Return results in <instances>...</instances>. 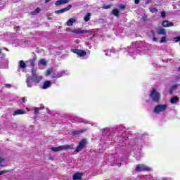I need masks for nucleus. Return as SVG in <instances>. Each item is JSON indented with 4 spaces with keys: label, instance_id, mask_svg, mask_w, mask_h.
I'll return each mask as SVG.
<instances>
[{
    "label": "nucleus",
    "instance_id": "nucleus-1",
    "mask_svg": "<svg viewBox=\"0 0 180 180\" xmlns=\"http://www.w3.org/2000/svg\"><path fill=\"white\" fill-rule=\"evenodd\" d=\"M46 77L51 75L52 78H61V77H64L65 75V72H60L58 73L54 72V70L53 68H49L46 70Z\"/></svg>",
    "mask_w": 180,
    "mask_h": 180
},
{
    "label": "nucleus",
    "instance_id": "nucleus-2",
    "mask_svg": "<svg viewBox=\"0 0 180 180\" xmlns=\"http://www.w3.org/2000/svg\"><path fill=\"white\" fill-rule=\"evenodd\" d=\"M74 145H63L58 147L51 148V150L53 151V153H58L60 151H64V150H73Z\"/></svg>",
    "mask_w": 180,
    "mask_h": 180
},
{
    "label": "nucleus",
    "instance_id": "nucleus-3",
    "mask_svg": "<svg viewBox=\"0 0 180 180\" xmlns=\"http://www.w3.org/2000/svg\"><path fill=\"white\" fill-rule=\"evenodd\" d=\"M168 108V105L165 104H159L155 106L153 112L156 115H160V113H162V112H165L167 109Z\"/></svg>",
    "mask_w": 180,
    "mask_h": 180
},
{
    "label": "nucleus",
    "instance_id": "nucleus-4",
    "mask_svg": "<svg viewBox=\"0 0 180 180\" xmlns=\"http://www.w3.org/2000/svg\"><path fill=\"white\" fill-rule=\"evenodd\" d=\"M32 79L33 82H34V85H36V84L40 83L41 79H43V77H41L40 75H37V73H36V69L32 68Z\"/></svg>",
    "mask_w": 180,
    "mask_h": 180
},
{
    "label": "nucleus",
    "instance_id": "nucleus-5",
    "mask_svg": "<svg viewBox=\"0 0 180 180\" xmlns=\"http://www.w3.org/2000/svg\"><path fill=\"white\" fill-rule=\"evenodd\" d=\"M150 97L153 102H158L160 101V94L155 89H153L150 92Z\"/></svg>",
    "mask_w": 180,
    "mask_h": 180
},
{
    "label": "nucleus",
    "instance_id": "nucleus-6",
    "mask_svg": "<svg viewBox=\"0 0 180 180\" xmlns=\"http://www.w3.org/2000/svg\"><path fill=\"white\" fill-rule=\"evenodd\" d=\"M95 30H82V29H76L72 30V33H75V34H85V33H94Z\"/></svg>",
    "mask_w": 180,
    "mask_h": 180
},
{
    "label": "nucleus",
    "instance_id": "nucleus-7",
    "mask_svg": "<svg viewBox=\"0 0 180 180\" xmlns=\"http://www.w3.org/2000/svg\"><path fill=\"white\" fill-rule=\"evenodd\" d=\"M85 146H86V139H82L79 141V145L76 148V153H79Z\"/></svg>",
    "mask_w": 180,
    "mask_h": 180
},
{
    "label": "nucleus",
    "instance_id": "nucleus-8",
    "mask_svg": "<svg viewBox=\"0 0 180 180\" xmlns=\"http://www.w3.org/2000/svg\"><path fill=\"white\" fill-rule=\"evenodd\" d=\"M71 51H72V53H75V54L79 56V57H85L86 56V52L84 50L71 49Z\"/></svg>",
    "mask_w": 180,
    "mask_h": 180
},
{
    "label": "nucleus",
    "instance_id": "nucleus-9",
    "mask_svg": "<svg viewBox=\"0 0 180 180\" xmlns=\"http://www.w3.org/2000/svg\"><path fill=\"white\" fill-rule=\"evenodd\" d=\"M136 171H138L139 172H141V171H150V167L145 165H138L136 167Z\"/></svg>",
    "mask_w": 180,
    "mask_h": 180
},
{
    "label": "nucleus",
    "instance_id": "nucleus-10",
    "mask_svg": "<svg viewBox=\"0 0 180 180\" xmlns=\"http://www.w3.org/2000/svg\"><path fill=\"white\" fill-rule=\"evenodd\" d=\"M84 173L82 172H77L73 174V180H81L82 179V176Z\"/></svg>",
    "mask_w": 180,
    "mask_h": 180
},
{
    "label": "nucleus",
    "instance_id": "nucleus-11",
    "mask_svg": "<svg viewBox=\"0 0 180 180\" xmlns=\"http://www.w3.org/2000/svg\"><path fill=\"white\" fill-rule=\"evenodd\" d=\"M26 84L27 88H32L34 84L33 83V81H32V79H30V77L27 75V79H26Z\"/></svg>",
    "mask_w": 180,
    "mask_h": 180
},
{
    "label": "nucleus",
    "instance_id": "nucleus-12",
    "mask_svg": "<svg viewBox=\"0 0 180 180\" xmlns=\"http://www.w3.org/2000/svg\"><path fill=\"white\" fill-rule=\"evenodd\" d=\"M70 0H58L56 1L55 5L56 6H60V5H65V4H68Z\"/></svg>",
    "mask_w": 180,
    "mask_h": 180
},
{
    "label": "nucleus",
    "instance_id": "nucleus-13",
    "mask_svg": "<svg viewBox=\"0 0 180 180\" xmlns=\"http://www.w3.org/2000/svg\"><path fill=\"white\" fill-rule=\"evenodd\" d=\"M51 87V82L49 80L45 81L42 86V89H47Z\"/></svg>",
    "mask_w": 180,
    "mask_h": 180
},
{
    "label": "nucleus",
    "instance_id": "nucleus-14",
    "mask_svg": "<svg viewBox=\"0 0 180 180\" xmlns=\"http://www.w3.org/2000/svg\"><path fill=\"white\" fill-rule=\"evenodd\" d=\"M162 25L163 27H170L171 26H174V23L168 20L163 21Z\"/></svg>",
    "mask_w": 180,
    "mask_h": 180
},
{
    "label": "nucleus",
    "instance_id": "nucleus-15",
    "mask_svg": "<svg viewBox=\"0 0 180 180\" xmlns=\"http://www.w3.org/2000/svg\"><path fill=\"white\" fill-rule=\"evenodd\" d=\"M77 22V18H70L66 22L67 26H72Z\"/></svg>",
    "mask_w": 180,
    "mask_h": 180
},
{
    "label": "nucleus",
    "instance_id": "nucleus-16",
    "mask_svg": "<svg viewBox=\"0 0 180 180\" xmlns=\"http://www.w3.org/2000/svg\"><path fill=\"white\" fill-rule=\"evenodd\" d=\"M85 131L84 129L75 130L72 132V136H78L79 134H82Z\"/></svg>",
    "mask_w": 180,
    "mask_h": 180
},
{
    "label": "nucleus",
    "instance_id": "nucleus-17",
    "mask_svg": "<svg viewBox=\"0 0 180 180\" xmlns=\"http://www.w3.org/2000/svg\"><path fill=\"white\" fill-rule=\"evenodd\" d=\"M25 111L23 110H17L13 112V116H18V115H25Z\"/></svg>",
    "mask_w": 180,
    "mask_h": 180
},
{
    "label": "nucleus",
    "instance_id": "nucleus-18",
    "mask_svg": "<svg viewBox=\"0 0 180 180\" xmlns=\"http://www.w3.org/2000/svg\"><path fill=\"white\" fill-rule=\"evenodd\" d=\"M18 67H19V68H21L22 70H25V68H26L27 65H26V63H25V61L20 60Z\"/></svg>",
    "mask_w": 180,
    "mask_h": 180
},
{
    "label": "nucleus",
    "instance_id": "nucleus-19",
    "mask_svg": "<svg viewBox=\"0 0 180 180\" xmlns=\"http://www.w3.org/2000/svg\"><path fill=\"white\" fill-rule=\"evenodd\" d=\"M177 102H179V98H178L177 96H174L170 99V103L173 105L176 103Z\"/></svg>",
    "mask_w": 180,
    "mask_h": 180
},
{
    "label": "nucleus",
    "instance_id": "nucleus-20",
    "mask_svg": "<svg viewBox=\"0 0 180 180\" xmlns=\"http://www.w3.org/2000/svg\"><path fill=\"white\" fill-rule=\"evenodd\" d=\"M91 16H92V14L91 13H88L84 17V22H89L91 20Z\"/></svg>",
    "mask_w": 180,
    "mask_h": 180
},
{
    "label": "nucleus",
    "instance_id": "nucleus-21",
    "mask_svg": "<svg viewBox=\"0 0 180 180\" xmlns=\"http://www.w3.org/2000/svg\"><path fill=\"white\" fill-rule=\"evenodd\" d=\"M111 13L114 15V16H119L120 11L117 8H115L112 11Z\"/></svg>",
    "mask_w": 180,
    "mask_h": 180
},
{
    "label": "nucleus",
    "instance_id": "nucleus-22",
    "mask_svg": "<svg viewBox=\"0 0 180 180\" xmlns=\"http://www.w3.org/2000/svg\"><path fill=\"white\" fill-rule=\"evenodd\" d=\"M36 61V59L35 58H33V59H30L27 61V63H29L31 67H34V63Z\"/></svg>",
    "mask_w": 180,
    "mask_h": 180
},
{
    "label": "nucleus",
    "instance_id": "nucleus-23",
    "mask_svg": "<svg viewBox=\"0 0 180 180\" xmlns=\"http://www.w3.org/2000/svg\"><path fill=\"white\" fill-rule=\"evenodd\" d=\"M47 64V62L46 61L45 59H41L39 61V65H46Z\"/></svg>",
    "mask_w": 180,
    "mask_h": 180
},
{
    "label": "nucleus",
    "instance_id": "nucleus-24",
    "mask_svg": "<svg viewBox=\"0 0 180 180\" xmlns=\"http://www.w3.org/2000/svg\"><path fill=\"white\" fill-rule=\"evenodd\" d=\"M40 13V8H37L35 11L31 12V15H37V13Z\"/></svg>",
    "mask_w": 180,
    "mask_h": 180
},
{
    "label": "nucleus",
    "instance_id": "nucleus-25",
    "mask_svg": "<svg viewBox=\"0 0 180 180\" xmlns=\"http://www.w3.org/2000/svg\"><path fill=\"white\" fill-rule=\"evenodd\" d=\"M64 12H66L65 8H63V9H60V10L56 11L55 13H56L57 15H60V13H64Z\"/></svg>",
    "mask_w": 180,
    "mask_h": 180
},
{
    "label": "nucleus",
    "instance_id": "nucleus-26",
    "mask_svg": "<svg viewBox=\"0 0 180 180\" xmlns=\"http://www.w3.org/2000/svg\"><path fill=\"white\" fill-rule=\"evenodd\" d=\"M158 34H166L167 32H165V30L160 29L158 31Z\"/></svg>",
    "mask_w": 180,
    "mask_h": 180
},
{
    "label": "nucleus",
    "instance_id": "nucleus-27",
    "mask_svg": "<svg viewBox=\"0 0 180 180\" xmlns=\"http://www.w3.org/2000/svg\"><path fill=\"white\" fill-rule=\"evenodd\" d=\"M176 89V85H174L170 88L169 94H174V91Z\"/></svg>",
    "mask_w": 180,
    "mask_h": 180
},
{
    "label": "nucleus",
    "instance_id": "nucleus-28",
    "mask_svg": "<svg viewBox=\"0 0 180 180\" xmlns=\"http://www.w3.org/2000/svg\"><path fill=\"white\" fill-rule=\"evenodd\" d=\"M149 10H150V12H151L152 13H156V12L158 11V10H157V8H154V7L150 8Z\"/></svg>",
    "mask_w": 180,
    "mask_h": 180
},
{
    "label": "nucleus",
    "instance_id": "nucleus-29",
    "mask_svg": "<svg viewBox=\"0 0 180 180\" xmlns=\"http://www.w3.org/2000/svg\"><path fill=\"white\" fill-rule=\"evenodd\" d=\"M110 8H112V5H106V4L103 5V9H110Z\"/></svg>",
    "mask_w": 180,
    "mask_h": 180
},
{
    "label": "nucleus",
    "instance_id": "nucleus-30",
    "mask_svg": "<svg viewBox=\"0 0 180 180\" xmlns=\"http://www.w3.org/2000/svg\"><path fill=\"white\" fill-rule=\"evenodd\" d=\"M34 113H35V117H34V119H36L37 115L39 114V108H34Z\"/></svg>",
    "mask_w": 180,
    "mask_h": 180
},
{
    "label": "nucleus",
    "instance_id": "nucleus-31",
    "mask_svg": "<svg viewBox=\"0 0 180 180\" xmlns=\"http://www.w3.org/2000/svg\"><path fill=\"white\" fill-rule=\"evenodd\" d=\"M5 162V159H4L3 158L0 157V167H4V162Z\"/></svg>",
    "mask_w": 180,
    "mask_h": 180
},
{
    "label": "nucleus",
    "instance_id": "nucleus-32",
    "mask_svg": "<svg viewBox=\"0 0 180 180\" xmlns=\"http://www.w3.org/2000/svg\"><path fill=\"white\" fill-rule=\"evenodd\" d=\"M173 40L175 43H178V41H180V37H174Z\"/></svg>",
    "mask_w": 180,
    "mask_h": 180
},
{
    "label": "nucleus",
    "instance_id": "nucleus-33",
    "mask_svg": "<svg viewBox=\"0 0 180 180\" xmlns=\"http://www.w3.org/2000/svg\"><path fill=\"white\" fill-rule=\"evenodd\" d=\"M71 8H72V5H69V6H68V7L65 8V11L66 12H68V11H70L71 9Z\"/></svg>",
    "mask_w": 180,
    "mask_h": 180
},
{
    "label": "nucleus",
    "instance_id": "nucleus-34",
    "mask_svg": "<svg viewBox=\"0 0 180 180\" xmlns=\"http://www.w3.org/2000/svg\"><path fill=\"white\" fill-rule=\"evenodd\" d=\"M165 41H167V38H165V37H162L160 43H165Z\"/></svg>",
    "mask_w": 180,
    "mask_h": 180
},
{
    "label": "nucleus",
    "instance_id": "nucleus-35",
    "mask_svg": "<svg viewBox=\"0 0 180 180\" xmlns=\"http://www.w3.org/2000/svg\"><path fill=\"white\" fill-rule=\"evenodd\" d=\"M6 172H9V171H6V170L0 171V175H4V174H6Z\"/></svg>",
    "mask_w": 180,
    "mask_h": 180
},
{
    "label": "nucleus",
    "instance_id": "nucleus-36",
    "mask_svg": "<svg viewBox=\"0 0 180 180\" xmlns=\"http://www.w3.org/2000/svg\"><path fill=\"white\" fill-rule=\"evenodd\" d=\"M150 33H151L152 36H153V37H155V32H154V30H151Z\"/></svg>",
    "mask_w": 180,
    "mask_h": 180
},
{
    "label": "nucleus",
    "instance_id": "nucleus-37",
    "mask_svg": "<svg viewBox=\"0 0 180 180\" xmlns=\"http://www.w3.org/2000/svg\"><path fill=\"white\" fill-rule=\"evenodd\" d=\"M161 16H162V18H165V11H162V12L161 13Z\"/></svg>",
    "mask_w": 180,
    "mask_h": 180
},
{
    "label": "nucleus",
    "instance_id": "nucleus-38",
    "mask_svg": "<svg viewBox=\"0 0 180 180\" xmlns=\"http://www.w3.org/2000/svg\"><path fill=\"white\" fill-rule=\"evenodd\" d=\"M148 4H151V0H146V5H148Z\"/></svg>",
    "mask_w": 180,
    "mask_h": 180
},
{
    "label": "nucleus",
    "instance_id": "nucleus-39",
    "mask_svg": "<svg viewBox=\"0 0 180 180\" xmlns=\"http://www.w3.org/2000/svg\"><path fill=\"white\" fill-rule=\"evenodd\" d=\"M6 88H12V85L7 84H6Z\"/></svg>",
    "mask_w": 180,
    "mask_h": 180
},
{
    "label": "nucleus",
    "instance_id": "nucleus-40",
    "mask_svg": "<svg viewBox=\"0 0 180 180\" xmlns=\"http://www.w3.org/2000/svg\"><path fill=\"white\" fill-rule=\"evenodd\" d=\"M140 0H135L134 1V4H136V5H138V4H139Z\"/></svg>",
    "mask_w": 180,
    "mask_h": 180
},
{
    "label": "nucleus",
    "instance_id": "nucleus-41",
    "mask_svg": "<svg viewBox=\"0 0 180 180\" xmlns=\"http://www.w3.org/2000/svg\"><path fill=\"white\" fill-rule=\"evenodd\" d=\"M38 110H42V109H44V106H41L39 108H37Z\"/></svg>",
    "mask_w": 180,
    "mask_h": 180
},
{
    "label": "nucleus",
    "instance_id": "nucleus-42",
    "mask_svg": "<svg viewBox=\"0 0 180 180\" xmlns=\"http://www.w3.org/2000/svg\"><path fill=\"white\" fill-rule=\"evenodd\" d=\"M120 8H121L122 9H124V8H126V6H124V5H121V6H120Z\"/></svg>",
    "mask_w": 180,
    "mask_h": 180
},
{
    "label": "nucleus",
    "instance_id": "nucleus-43",
    "mask_svg": "<svg viewBox=\"0 0 180 180\" xmlns=\"http://www.w3.org/2000/svg\"><path fill=\"white\" fill-rule=\"evenodd\" d=\"M134 51V49H129V50L128 51V53H133Z\"/></svg>",
    "mask_w": 180,
    "mask_h": 180
},
{
    "label": "nucleus",
    "instance_id": "nucleus-44",
    "mask_svg": "<svg viewBox=\"0 0 180 180\" xmlns=\"http://www.w3.org/2000/svg\"><path fill=\"white\" fill-rule=\"evenodd\" d=\"M153 41H157V37H153Z\"/></svg>",
    "mask_w": 180,
    "mask_h": 180
},
{
    "label": "nucleus",
    "instance_id": "nucleus-45",
    "mask_svg": "<svg viewBox=\"0 0 180 180\" xmlns=\"http://www.w3.org/2000/svg\"><path fill=\"white\" fill-rule=\"evenodd\" d=\"M124 140H125L124 138L123 139H122V138H120V139H119V141H124Z\"/></svg>",
    "mask_w": 180,
    "mask_h": 180
},
{
    "label": "nucleus",
    "instance_id": "nucleus-46",
    "mask_svg": "<svg viewBox=\"0 0 180 180\" xmlns=\"http://www.w3.org/2000/svg\"><path fill=\"white\" fill-rule=\"evenodd\" d=\"M51 0H45V4H49Z\"/></svg>",
    "mask_w": 180,
    "mask_h": 180
},
{
    "label": "nucleus",
    "instance_id": "nucleus-47",
    "mask_svg": "<svg viewBox=\"0 0 180 180\" xmlns=\"http://www.w3.org/2000/svg\"><path fill=\"white\" fill-rule=\"evenodd\" d=\"M22 102H23L24 103H26V99H25V98H22Z\"/></svg>",
    "mask_w": 180,
    "mask_h": 180
},
{
    "label": "nucleus",
    "instance_id": "nucleus-48",
    "mask_svg": "<svg viewBox=\"0 0 180 180\" xmlns=\"http://www.w3.org/2000/svg\"><path fill=\"white\" fill-rule=\"evenodd\" d=\"M105 56H110L108 52L105 53Z\"/></svg>",
    "mask_w": 180,
    "mask_h": 180
},
{
    "label": "nucleus",
    "instance_id": "nucleus-49",
    "mask_svg": "<svg viewBox=\"0 0 180 180\" xmlns=\"http://www.w3.org/2000/svg\"><path fill=\"white\" fill-rule=\"evenodd\" d=\"M103 130V131H108V128H106V129H104Z\"/></svg>",
    "mask_w": 180,
    "mask_h": 180
},
{
    "label": "nucleus",
    "instance_id": "nucleus-50",
    "mask_svg": "<svg viewBox=\"0 0 180 180\" xmlns=\"http://www.w3.org/2000/svg\"><path fill=\"white\" fill-rule=\"evenodd\" d=\"M110 53H112V49L108 50Z\"/></svg>",
    "mask_w": 180,
    "mask_h": 180
},
{
    "label": "nucleus",
    "instance_id": "nucleus-51",
    "mask_svg": "<svg viewBox=\"0 0 180 180\" xmlns=\"http://www.w3.org/2000/svg\"><path fill=\"white\" fill-rule=\"evenodd\" d=\"M1 50L0 49V54H1Z\"/></svg>",
    "mask_w": 180,
    "mask_h": 180
},
{
    "label": "nucleus",
    "instance_id": "nucleus-52",
    "mask_svg": "<svg viewBox=\"0 0 180 180\" xmlns=\"http://www.w3.org/2000/svg\"><path fill=\"white\" fill-rule=\"evenodd\" d=\"M124 139H125V140H126V139H127V137H125V138H124Z\"/></svg>",
    "mask_w": 180,
    "mask_h": 180
},
{
    "label": "nucleus",
    "instance_id": "nucleus-53",
    "mask_svg": "<svg viewBox=\"0 0 180 180\" xmlns=\"http://www.w3.org/2000/svg\"><path fill=\"white\" fill-rule=\"evenodd\" d=\"M179 70H180V67H179Z\"/></svg>",
    "mask_w": 180,
    "mask_h": 180
}]
</instances>
